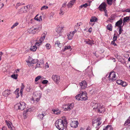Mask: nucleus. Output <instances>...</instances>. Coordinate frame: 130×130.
I'll return each mask as SVG.
<instances>
[{"instance_id":"obj_17","label":"nucleus","mask_w":130,"mask_h":130,"mask_svg":"<svg viewBox=\"0 0 130 130\" xmlns=\"http://www.w3.org/2000/svg\"><path fill=\"white\" fill-rule=\"evenodd\" d=\"M75 31H73L72 32H70L67 35L68 38V39L70 40L72 39L73 37V36L74 34L75 33Z\"/></svg>"},{"instance_id":"obj_13","label":"nucleus","mask_w":130,"mask_h":130,"mask_svg":"<svg viewBox=\"0 0 130 130\" xmlns=\"http://www.w3.org/2000/svg\"><path fill=\"white\" fill-rule=\"evenodd\" d=\"M106 5L105 2L103 3L99 7V9L101 11H102V9L104 10L106 8Z\"/></svg>"},{"instance_id":"obj_31","label":"nucleus","mask_w":130,"mask_h":130,"mask_svg":"<svg viewBox=\"0 0 130 130\" xmlns=\"http://www.w3.org/2000/svg\"><path fill=\"white\" fill-rule=\"evenodd\" d=\"M37 49V47L35 46H31L30 48V50L31 51L34 52Z\"/></svg>"},{"instance_id":"obj_61","label":"nucleus","mask_w":130,"mask_h":130,"mask_svg":"<svg viewBox=\"0 0 130 130\" xmlns=\"http://www.w3.org/2000/svg\"><path fill=\"white\" fill-rule=\"evenodd\" d=\"M45 67L47 68H49V66L47 62H46L45 64Z\"/></svg>"},{"instance_id":"obj_27","label":"nucleus","mask_w":130,"mask_h":130,"mask_svg":"<svg viewBox=\"0 0 130 130\" xmlns=\"http://www.w3.org/2000/svg\"><path fill=\"white\" fill-rule=\"evenodd\" d=\"M74 1H71L67 5L69 8H71L72 6L74 4Z\"/></svg>"},{"instance_id":"obj_3","label":"nucleus","mask_w":130,"mask_h":130,"mask_svg":"<svg viewBox=\"0 0 130 130\" xmlns=\"http://www.w3.org/2000/svg\"><path fill=\"white\" fill-rule=\"evenodd\" d=\"M108 78L110 81H114L116 80L115 73L114 71L110 72L108 76Z\"/></svg>"},{"instance_id":"obj_34","label":"nucleus","mask_w":130,"mask_h":130,"mask_svg":"<svg viewBox=\"0 0 130 130\" xmlns=\"http://www.w3.org/2000/svg\"><path fill=\"white\" fill-rule=\"evenodd\" d=\"M80 94H78L77 95H76L75 97V98L76 100H81V99L82 98L81 97Z\"/></svg>"},{"instance_id":"obj_56","label":"nucleus","mask_w":130,"mask_h":130,"mask_svg":"<svg viewBox=\"0 0 130 130\" xmlns=\"http://www.w3.org/2000/svg\"><path fill=\"white\" fill-rule=\"evenodd\" d=\"M123 12H130V9H126L123 11Z\"/></svg>"},{"instance_id":"obj_44","label":"nucleus","mask_w":130,"mask_h":130,"mask_svg":"<svg viewBox=\"0 0 130 130\" xmlns=\"http://www.w3.org/2000/svg\"><path fill=\"white\" fill-rule=\"evenodd\" d=\"M119 34L118 35V36H119V35L120 34H121V33H122V31H123V30L122 29V27H119Z\"/></svg>"},{"instance_id":"obj_10","label":"nucleus","mask_w":130,"mask_h":130,"mask_svg":"<svg viewBox=\"0 0 130 130\" xmlns=\"http://www.w3.org/2000/svg\"><path fill=\"white\" fill-rule=\"evenodd\" d=\"M26 61L28 63V66H32V64H34L36 63L38 61V60L37 59H34L32 60L31 61Z\"/></svg>"},{"instance_id":"obj_6","label":"nucleus","mask_w":130,"mask_h":130,"mask_svg":"<svg viewBox=\"0 0 130 130\" xmlns=\"http://www.w3.org/2000/svg\"><path fill=\"white\" fill-rule=\"evenodd\" d=\"M66 3L63 4L62 5V7L60 8V10L59 14L60 15H63L64 13V11L65 10V8L66 7Z\"/></svg>"},{"instance_id":"obj_24","label":"nucleus","mask_w":130,"mask_h":130,"mask_svg":"<svg viewBox=\"0 0 130 130\" xmlns=\"http://www.w3.org/2000/svg\"><path fill=\"white\" fill-rule=\"evenodd\" d=\"M112 129L111 126L108 125L106 126L104 128L103 130H112Z\"/></svg>"},{"instance_id":"obj_38","label":"nucleus","mask_w":130,"mask_h":130,"mask_svg":"<svg viewBox=\"0 0 130 130\" xmlns=\"http://www.w3.org/2000/svg\"><path fill=\"white\" fill-rule=\"evenodd\" d=\"M19 91V89H17L15 90V93L17 95H16V98H18L19 97V93L18 92Z\"/></svg>"},{"instance_id":"obj_32","label":"nucleus","mask_w":130,"mask_h":130,"mask_svg":"<svg viewBox=\"0 0 130 130\" xmlns=\"http://www.w3.org/2000/svg\"><path fill=\"white\" fill-rule=\"evenodd\" d=\"M115 20V17L113 15H111L108 18V21H110L111 22H112V21Z\"/></svg>"},{"instance_id":"obj_4","label":"nucleus","mask_w":130,"mask_h":130,"mask_svg":"<svg viewBox=\"0 0 130 130\" xmlns=\"http://www.w3.org/2000/svg\"><path fill=\"white\" fill-rule=\"evenodd\" d=\"M52 78L56 84H58L60 81V77L58 75H53Z\"/></svg>"},{"instance_id":"obj_39","label":"nucleus","mask_w":130,"mask_h":130,"mask_svg":"<svg viewBox=\"0 0 130 130\" xmlns=\"http://www.w3.org/2000/svg\"><path fill=\"white\" fill-rule=\"evenodd\" d=\"M107 3L108 5H111L112 3V0H107Z\"/></svg>"},{"instance_id":"obj_62","label":"nucleus","mask_w":130,"mask_h":130,"mask_svg":"<svg viewBox=\"0 0 130 130\" xmlns=\"http://www.w3.org/2000/svg\"><path fill=\"white\" fill-rule=\"evenodd\" d=\"M23 91V90L21 89L20 90V92L21 93V95L22 94Z\"/></svg>"},{"instance_id":"obj_8","label":"nucleus","mask_w":130,"mask_h":130,"mask_svg":"<svg viewBox=\"0 0 130 130\" xmlns=\"http://www.w3.org/2000/svg\"><path fill=\"white\" fill-rule=\"evenodd\" d=\"M82 93H80V97L82 98L81 100H85L87 99V93L85 91L84 92L81 91Z\"/></svg>"},{"instance_id":"obj_59","label":"nucleus","mask_w":130,"mask_h":130,"mask_svg":"<svg viewBox=\"0 0 130 130\" xmlns=\"http://www.w3.org/2000/svg\"><path fill=\"white\" fill-rule=\"evenodd\" d=\"M25 87V86L23 83H22V86L21 87V89L23 90Z\"/></svg>"},{"instance_id":"obj_51","label":"nucleus","mask_w":130,"mask_h":130,"mask_svg":"<svg viewBox=\"0 0 130 130\" xmlns=\"http://www.w3.org/2000/svg\"><path fill=\"white\" fill-rule=\"evenodd\" d=\"M116 34H114V36L113 38V41H116L117 40V37L116 36H115Z\"/></svg>"},{"instance_id":"obj_23","label":"nucleus","mask_w":130,"mask_h":130,"mask_svg":"<svg viewBox=\"0 0 130 130\" xmlns=\"http://www.w3.org/2000/svg\"><path fill=\"white\" fill-rule=\"evenodd\" d=\"M129 18V17H126L123 18V25H124V24L126 22H127L128 21H129L130 20Z\"/></svg>"},{"instance_id":"obj_25","label":"nucleus","mask_w":130,"mask_h":130,"mask_svg":"<svg viewBox=\"0 0 130 130\" xmlns=\"http://www.w3.org/2000/svg\"><path fill=\"white\" fill-rule=\"evenodd\" d=\"M84 42H85L86 44H89L91 45H92V44H93V40H89L88 41L85 40Z\"/></svg>"},{"instance_id":"obj_42","label":"nucleus","mask_w":130,"mask_h":130,"mask_svg":"<svg viewBox=\"0 0 130 130\" xmlns=\"http://www.w3.org/2000/svg\"><path fill=\"white\" fill-rule=\"evenodd\" d=\"M41 76H38L35 78V82H37L38 80L41 78Z\"/></svg>"},{"instance_id":"obj_37","label":"nucleus","mask_w":130,"mask_h":130,"mask_svg":"<svg viewBox=\"0 0 130 130\" xmlns=\"http://www.w3.org/2000/svg\"><path fill=\"white\" fill-rule=\"evenodd\" d=\"M18 75L17 74H13L11 76V77L14 79H16L17 78Z\"/></svg>"},{"instance_id":"obj_40","label":"nucleus","mask_w":130,"mask_h":130,"mask_svg":"<svg viewBox=\"0 0 130 130\" xmlns=\"http://www.w3.org/2000/svg\"><path fill=\"white\" fill-rule=\"evenodd\" d=\"M45 34H44V35L43 34L42 36V37L40 38L39 41H42V42L45 39Z\"/></svg>"},{"instance_id":"obj_52","label":"nucleus","mask_w":130,"mask_h":130,"mask_svg":"<svg viewBox=\"0 0 130 130\" xmlns=\"http://www.w3.org/2000/svg\"><path fill=\"white\" fill-rule=\"evenodd\" d=\"M18 24V23L17 22L14 23L13 25L11 27V28H13L15 26H17Z\"/></svg>"},{"instance_id":"obj_64","label":"nucleus","mask_w":130,"mask_h":130,"mask_svg":"<svg viewBox=\"0 0 130 130\" xmlns=\"http://www.w3.org/2000/svg\"><path fill=\"white\" fill-rule=\"evenodd\" d=\"M105 12V13H107V10L106 9H104V10H103Z\"/></svg>"},{"instance_id":"obj_54","label":"nucleus","mask_w":130,"mask_h":130,"mask_svg":"<svg viewBox=\"0 0 130 130\" xmlns=\"http://www.w3.org/2000/svg\"><path fill=\"white\" fill-rule=\"evenodd\" d=\"M38 15H37L36 17L35 18V20H37V21H40V19L39 18H38V17H37Z\"/></svg>"},{"instance_id":"obj_55","label":"nucleus","mask_w":130,"mask_h":130,"mask_svg":"<svg viewBox=\"0 0 130 130\" xmlns=\"http://www.w3.org/2000/svg\"><path fill=\"white\" fill-rule=\"evenodd\" d=\"M24 4L23 3H18L17 4V6H19L20 5H24Z\"/></svg>"},{"instance_id":"obj_41","label":"nucleus","mask_w":130,"mask_h":130,"mask_svg":"<svg viewBox=\"0 0 130 130\" xmlns=\"http://www.w3.org/2000/svg\"><path fill=\"white\" fill-rule=\"evenodd\" d=\"M48 7L47 6H44L41 7V10H42L45 9H46L48 8Z\"/></svg>"},{"instance_id":"obj_35","label":"nucleus","mask_w":130,"mask_h":130,"mask_svg":"<svg viewBox=\"0 0 130 130\" xmlns=\"http://www.w3.org/2000/svg\"><path fill=\"white\" fill-rule=\"evenodd\" d=\"M88 6V4L87 3H85V4H83L79 6V8L81 9L83 8V7H86Z\"/></svg>"},{"instance_id":"obj_5","label":"nucleus","mask_w":130,"mask_h":130,"mask_svg":"<svg viewBox=\"0 0 130 130\" xmlns=\"http://www.w3.org/2000/svg\"><path fill=\"white\" fill-rule=\"evenodd\" d=\"M27 8L28 6H24L22 8L18 10V13L19 14H21L24 13L26 12L27 11L26 8L27 9Z\"/></svg>"},{"instance_id":"obj_43","label":"nucleus","mask_w":130,"mask_h":130,"mask_svg":"<svg viewBox=\"0 0 130 130\" xmlns=\"http://www.w3.org/2000/svg\"><path fill=\"white\" fill-rule=\"evenodd\" d=\"M39 41L36 42L35 43V45L37 46H39L41 43L42 41Z\"/></svg>"},{"instance_id":"obj_58","label":"nucleus","mask_w":130,"mask_h":130,"mask_svg":"<svg viewBox=\"0 0 130 130\" xmlns=\"http://www.w3.org/2000/svg\"><path fill=\"white\" fill-rule=\"evenodd\" d=\"M40 63H38L36 65V67H40Z\"/></svg>"},{"instance_id":"obj_22","label":"nucleus","mask_w":130,"mask_h":130,"mask_svg":"<svg viewBox=\"0 0 130 130\" xmlns=\"http://www.w3.org/2000/svg\"><path fill=\"white\" fill-rule=\"evenodd\" d=\"M63 28V27L58 26L57 28L56 29V31L57 33H60L61 32Z\"/></svg>"},{"instance_id":"obj_15","label":"nucleus","mask_w":130,"mask_h":130,"mask_svg":"<svg viewBox=\"0 0 130 130\" xmlns=\"http://www.w3.org/2000/svg\"><path fill=\"white\" fill-rule=\"evenodd\" d=\"M82 23L81 22L77 23V24L74 27L75 30L74 31H75V32H76V31H77V30L79 28V26L81 25H82Z\"/></svg>"},{"instance_id":"obj_47","label":"nucleus","mask_w":130,"mask_h":130,"mask_svg":"<svg viewBox=\"0 0 130 130\" xmlns=\"http://www.w3.org/2000/svg\"><path fill=\"white\" fill-rule=\"evenodd\" d=\"M46 47L47 48V49L49 50L50 48H51V46L50 44H47L46 45Z\"/></svg>"},{"instance_id":"obj_63","label":"nucleus","mask_w":130,"mask_h":130,"mask_svg":"<svg viewBox=\"0 0 130 130\" xmlns=\"http://www.w3.org/2000/svg\"><path fill=\"white\" fill-rule=\"evenodd\" d=\"M30 109H27L26 110V112H27L28 111H30L31 110Z\"/></svg>"},{"instance_id":"obj_49","label":"nucleus","mask_w":130,"mask_h":130,"mask_svg":"<svg viewBox=\"0 0 130 130\" xmlns=\"http://www.w3.org/2000/svg\"><path fill=\"white\" fill-rule=\"evenodd\" d=\"M130 123V121L128 120L127 119L125 122L124 125H126L129 124Z\"/></svg>"},{"instance_id":"obj_18","label":"nucleus","mask_w":130,"mask_h":130,"mask_svg":"<svg viewBox=\"0 0 130 130\" xmlns=\"http://www.w3.org/2000/svg\"><path fill=\"white\" fill-rule=\"evenodd\" d=\"M97 20V19L95 17H92L91 18L90 21L91 22L90 23V24H91L92 26H93L94 24V23L92 24L91 23L92 22H96Z\"/></svg>"},{"instance_id":"obj_11","label":"nucleus","mask_w":130,"mask_h":130,"mask_svg":"<svg viewBox=\"0 0 130 130\" xmlns=\"http://www.w3.org/2000/svg\"><path fill=\"white\" fill-rule=\"evenodd\" d=\"M78 124V123L77 121H72L70 124L71 127H72L76 128Z\"/></svg>"},{"instance_id":"obj_30","label":"nucleus","mask_w":130,"mask_h":130,"mask_svg":"<svg viewBox=\"0 0 130 130\" xmlns=\"http://www.w3.org/2000/svg\"><path fill=\"white\" fill-rule=\"evenodd\" d=\"M70 49V51L71 50V47L70 46H66L62 50L64 52L66 50H67Z\"/></svg>"},{"instance_id":"obj_9","label":"nucleus","mask_w":130,"mask_h":130,"mask_svg":"<svg viewBox=\"0 0 130 130\" xmlns=\"http://www.w3.org/2000/svg\"><path fill=\"white\" fill-rule=\"evenodd\" d=\"M97 110L98 112L100 113H102L103 112H104L105 110L102 104L100 105Z\"/></svg>"},{"instance_id":"obj_2","label":"nucleus","mask_w":130,"mask_h":130,"mask_svg":"<svg viewBox=\"0 0 130 130\" xmlns=\"http://www.w3.org/2000/svg\"><path fill=\"white\" fill-rule=\"evenodd\" d=\"M26 104L23 102L18 103L14 106V108L17 110H23L26 108Z\"/></svg>"},{"instance_id":"obj_16","label":"nucleus","mask_w":130,"mask_h":130,"mask_svg":"<svg viewBox=\"0 0 130 130\" xmlns=\"http://www.w3.org/2000/svg\"><path fill=\"white\" fill-rule=\"evenodd\" d=\"M122 23V19H121L116 23V26H118L119 28L120 27H122L121 25Z\"/></svg>"},{"instance_id":"obj_12","label":"nucleus","mask_w":130,"mask_h":130,"mask_svg":"<svg viewBox=\"0 0 130 130\" xmlns=\"http://www.w3.org/2000/svg\"><path fill=\"white\" fill-rule=\"evenodd\" d=\"M79 84L82 89H85L87 87V83L85 81H83L81 83H80Z\"/></svg>"},{"instance_id":"obj_28","label":"nucleus","mask_w":130,"mask_h":130,"mask_svg":"<svg viewBox=\"0 0 130 130\" xmlns=\"http://www.w3.org/2000/svg\"><path fill=\"white\" fill-rule=\"evenodd\" d=\"M53 111L54 113L56 114H60L61 112V111L59 109H57L56 110H53Z\"/></svg>"},{"instance_id":"obj_60","label":"nucleus","mask_w":130,"mask_h":130,"mask_svg":"<svg viewBox=\"0 0 130 130\" xmlns=\"http://www.w3.org/2000/svg\"><path fill=\"white\" fill-rule=\"evenodd\" d=\"M3 54V53L2 52H0V61L1 60V57L2 56V55Z\"/></svg>"},{"instance_id":"obj_57","label":"nucleus","mask_w":130,"mask_h":130,"mask_svg":"<svg viewBox=\"0 0 130 130\" xmlns=\"http://www.w3.org/2000/svg\"><path fill=\"white\" fill-rule=\"evenodd\" d=\"M115 41H112L111 42V44H112L114 46H116V45H117L116 44L115 42Z\"/></svg>"},{"instance_id":"obj_45","label":"nucleus","mask_w":130,"mask_h":130,"mask_svg":"<svg viewBox=\"0 0 130 130\" xmlns=\"http://www.w3.org/2000/svg\"><path fill=\"white\" fill-rule=\"evenodd\" d=\"M69 108L70 109H72L73 107L74 104L73 103H71L69 104H68Z\"/></svg>"},{"instance_id":"obj_53","label":"nucleus","mask_w":130,"mask_h":130,"mask_svg":"<svg viewBox=\"0 0 130 130\" xmlns=\"http://www.w3.org/2000/svg\"><path fill=\"white\" fill-rule=\"evenodd\" d=\"M48 82V81L47 80H43L42 82V83L44 84H46Z\"/></svg>"},{"instance_id":"obj_36","label":"nucleus","mask_w":130,"mask_h":130,"mask_svg":"<svg viewBox=\"0 0 130 130\" xmlns=\"http://www.w3.org/2000/svg\"><path fill=\"white\" fill-rule=\"evenodd\" d=\"M69 106L68 105V104L65 106V107L64 108V110L65 111H70V108L69 107Z\"/></svg>"},{"instance_id":"obj_14","label":"nucleus","mask_w":130,"mask_h":130,"mask_svg":"<svg viewBox=\"0 0 130 130\" xmlns=\"http://www.w3.org/2000/svg\"><path fill=\"white\" fill-rule=\"evenodd\" d=\"M46 115V113L44 112H43L42 114H39L38 116V118L40 120H42L43 118V117Z\"/></svg>"},{"instance_id":"obj_48","label":"nucleus","mask_w":130,"mask_h":130,"mask_svg":"<svg viewBox=\"0 0 130 130\" xmlns=\"http://www.w3.org/2000/svg\"><path fill=\"white\" fill-rule=\"evenodd\" d=\"M127 85V84L126 82H122L121 85L122 86L125 87Z\"/></svg>"},{"instance_id":"obj_7","label":"nucleus","mask_w":130,"mask_h":130,"mask_svg":"<svg viewBox=\"0 0 130 130\" xmlns=\"http://www.w3.org/2000/svg\"><path fill=\"white\" fill-rule=\"evenodd\" d=\"M5 122L7 124L9 128L11 130H14V128L13 126L12 123L10 121H9L6 120Z\"/></svg>"},{"instance_id":"obj_20","label":"nucleus","mask_w":130,"mask_h":130,"mask_svg":"<svg viewBox=\"0 0 130 130\" xmlns=\"http://www.w3.org/2000/svg\"><path fill=\"white\" fill-rule=\"evenodd\" d=\"M100 104L97 103H93L92 105V107L93 109L96 110V109H98V107L100 106Z\"/></svg>"},{"instance_id":"obj_29","label":"nucleus","mask_w":130,"mask_h":130,"mask_svg":"<svg viewBox=\"0 0 130 130\" xmlns=\"http://www.w3.org/2000/svg\"><path fill=\"white\" fill-rule=\"evenodd\" d=\"M112 25L111 24H109L107 26V28L108 30L111 31L112 30Z\"/></svg>"},{"instance_id":"obj_33","label":"nucleus","mask_w":130,"mask_h":130,"mask_svg":"<svg viewBox=\"0 0 130 130\" xmlns=\"http://www.w3.org/2000/svg\"><path fill=\"white\" fill-rule=\"evenodd\" d=\"M55 44L57 45V46L60 47H61L62 46V44L60 43L59 41H57L55 42Z\"/></svg>"},{"instance_id":"obj_50","label":"nucleus","mask_w":130,"mask_h":130,"mask_svg":"<svg viewBox=\"0 0 130 130\" xmlns=\"http://www.w3.org/2000/svg\"><path fill=\"white\" fill-rule=\"evenodd\" d=\"M122 82V81L121 80H118L117 81V83L118 84L121 85Z\"/></svg>"},{"instance_id":"obj_1","label":"nucleus","mask_w":130,"mask_h":130,"mask_svg":"<svg viewBox=\"0 0 130 130\" xmlns=\"http://www.w3.org/2000/svg\"><path fill=\"white\" fill-rule=\"evenodd\" d=\"M67 123L66 119L64 118L63 121L61 119H59L56 121L55 125L59 130H63L64 127L66 126Z\"/></svg>"},{"instance_id":"obj_19","label":"nucleus","mask_w":130,"mask_h":130,"mask_svg":"<svg viewBox=\"0 0 130 130\" xmlns=\"http://www.w3.org/2000/svg\"><path fill=\"white\" fill-rule=\"evenodd\" d=\"M10 91L9 90L7 89L5 90L3 92V94L4 96H7L10 94Z\"/></svg>"},{"instance_id":"obj_21","label":"nucleus","mask_w":130,"mask_h":130,"mask_svg":"<svg viewBox=\"0 0 130 130\" xmlns=\"http://www.w3.org/2000/svg\"><path fill=\"white\" fill-rule=\"evenodd\" d=\"M38 28H35L33 30H32V29L31 28L30 29H29L28 31L30 32H30V33L35 34L36 32L38 30Z\"/></svg>"},{"instance_id":"obj_26","label":"nucleus","mask_w":130,"mask_h":130,"mask_svg":"<svg viewBox=\"0 0 130 130\" xmlns=\"http://www.w3.org/2000/svg\"><path fill=\"white\" fill-rule=\"evenodd\" d=\"M101 118H97L96 121L95 123L96 122V124L98 125V126L100 125L101 124Z\"/></svg>"},{"instance_id":"obj_46","label":"nucleus","mask_w":130,"mask_h":130,"mask_svg":"<svg viewBox=\"0 0 130 130\" xmlns=\"http://www.w3.org/2000/svg\"><path fill=\"white\" fill-rule=\"evenodd\" d=\"M32 87H29L28 88L26 89V91L28 92H30L32 90Z\"/></svg>"}]
</instances>
